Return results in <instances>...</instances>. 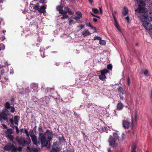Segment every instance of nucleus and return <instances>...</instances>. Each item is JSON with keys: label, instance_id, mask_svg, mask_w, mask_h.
<instances>
[{"label": "nucleus", "instance_id": "nucleus-1", "mask_svg": "<svg viewBox=\"0 0 152 152\" xmlns=\"http://www.w3.org/2000/svg\"><path fill=\"white\" fill-rule=\"evenodd\" d=\"M147 12L145 9L138 5V8L135 10V15L140 20L143 26L145 29L149 31V33L152 37V18L149 19L148 16H146Z\"/></svg>", "mask_w": 152, "mask_h": 152}, {"label": "nucleus", "instance_id": "nucleus-2", "mask_svg": "<svg viewBox=\"0 0 152 152\" xmlns=\"http://www.w3.org/2000/svg\"><path fill=\"white\" fill-rule=\"evenodd\" d=\"M52 138V134L49 130H47L44 134L42 133L39 134V138L42 146L48 145Z\"/></svg>", "mask_w": 152, "mask_h": 152}, {"label": "nucleus", "instance_id": "nucleus-3", "mask_svg": "<svg viewBox=\"0 0 152 152\" xmlns=\"http://www.w3.org/2000/svg\"><path fill=\"white\" fill-rule=\"evenodd\" d=\"M119 141V137L118 134L113 133V135H110L108 139L109 145L112 147H116Z\"/></svg>", "mask_w": 152, "mask_h": 152}, {"label": "nucleus", "instance_id": "nucleus-4", "mask_svg": "<svg viewBox=\"0 0 152 152\" xmlns=\"http://www.w3.org/2000/svg\"><path fill=\"white\" fill-rule=\"evenodd\" d=\"M101 75H99V78L102 80H104L106 78V77L105 75V74L108 72V71L106 69H104L102 70H101L100 71Z\"/></svg>", "mask_w": 152, "mask_h": 152}, {"label": "nucleus", "instance_id": "nucleus-5", "mask_svg": "<svg viewBox=\"0 0 152 152\" xmlns=\"http://www.w3.org/2000/svg\"><path fill=\"white\" fill-rule=\"evenodd\" d=\"M18 142L19 145H21L23 146H24L26 145H28L30 143H28V141L26 140L24 138H21L18 140Z\"/></svg>", "mask_w": 152, "mask_h": 152}, {"label": "nucleus", "instance_id": "nucleus-6", "mask_svg": "<svg viewBox=\"0 0 152 152\" xmlns=\"http://www.w3.org/2000/svg\"><path fill=\"white\" fill-rule=\"evenodd\" d=\"M4 149L6 151H10L11 152H15V147L13 145L10 144L6 145L4 147Z\"/></svg>", "mask_w": 152, "mask_h": 152}, {"label": "nucleus", "instance_id": "nucleus-7", "mask_svg": "<svg viewBox=\"0 0 152 152\" xmlns=\"http://www.w3.org/2000/svg\"><path fill=\"white\" fill-rule=\"evenodd\" d=\"M32 140L34 144L37 146L39 145V141L38 140L37 137L34 134H31L30 135Z\"/></svg>", "mask_w": 152, "mask_h": 152}, {"label": "nucleus", "instance_id": "nucleus-8", "mask_svg": "<svg viewBox=\"0 0 152 152\" xmlns=\"http://www.w3.org/2000/svg\"><path fill=\"white\" fill-rule=\"evenodd\" d=\"M19 119V117L18 116H15L14 118L13 121L12 119L9 120L11 124H13V121L15 124L16 125H18V122Z\"/></svg>", "mask_w": 152, "mask_h": 152}, {"label": "nucleus", "instance_id": "nucleus-9", "mask_svg": "<svg viewBox=\"0 0 152 152\" xmlns=\"http://www.w3.org/2000/svg\"><path fill=\"white\" fill-rule=\"evenodd\" d=\"M52 148L53 150L56 152H59L61 150V149L58 147V145L56 143L53 144Z\"/></svg>", "mask_w": 152, "mask_h": 152}, {"label": "nucleus", "instance_id": "nucleus-10", "mask_svg": "<svg viewBox=\"0 0 152 152\" xmlns=\"http://www.w3.org/2000/svg\"><path fill=\"white\" fill-rule=\"evenodd\" d=\"M130 123L129 122L126 121H123V127L125 129H128Z\"/></svg>", "mask_w": 152, "mask_h": 152}, {"label": "nucleus", "instance_id": "nucleus-11", "mask_svg": "<svg viewBox=\"0 0 152 152\" xmlns=\"http://www.w3.org/2000/svg\"><path fill=\"white\" fill-rule=\"evenodd\" d=\"M46 6V5L44 4L42 7H39V12H44L45 11Z\"/></svg>", "mask_w": 152, "mask_h": 152}, {"label": "nucleus", "instance_id": "nucleus-12", "mask_svg": "<svg viewBox=\"0 0 152 152\" xmlns=\"http://www.w3.org/2000/svg\"><path fill=\"white\" fill-rule=\"evenodd\" d=\"M7 116V115L4 112L1 113L0 115V121H2V119L6 120Z\"/></svg>", "mask_w": 152, "mask_h": 152}, {"label": "nucleus", "instance_id": "nucleus-13", "mask_svg": "<svg viewBox=\"0 0 152 152\" xmlns=\"http://www.w3.org/2000/svg\"><path fill=\"white\" fill-rule=\"evenodd\" d=\"M91 34L90 32L87 30H85L82 31V34L83 37H85Z\"/></svg>", "mask_w": 152, "mask_h": 152}, {"label": "nucleus", "instance_id": "nucleus-14", "mask_svg": "<svg viewBox=\"0 0 152 152\" xmlns=\"http://www.w3.org/2000/svg\"><path fill=\"white\" fill-rule=\"evenodd\" d=\"M113 16L114 18V21H115L114 25L118 29V31H121L119 27V26L118 24L117 23L116 21V19L115 18V17L114 15L113 14Z\"/></svg>", "mask_w": 152, "mask_h": 152}, {"label": "nucleus", "instance_id": "nucleus-15", "mask_svg": "<svg viewBox=\"0 0 152 152\" xmlns=\"http://www.w3.org/2000/svg\"><path fill=\"white\" fill-rule=\"evenodd\" d=\"M124 105L121 102L118 103L117 105V109L118 110H121L123 107Z\"/></svg>", "mask_w": 152, "mask_h": 152}, {"label": "nucleus", "instance_id": "nucleus-16", "mask_svg": "<svg viewBox=\"0 0 152 152\" xmlns=\"http://www.w3.org/2000/svg\"><path fill=\"white\" fill-rule=\"evenodd\" d=\"M128 9L126 7L124 8V10L122 12V15L123 16L126 15L128 13Z\"/></svg>", "mask_w": 152, "mask_h": 152}, {"label": "nucleus", "instance_id": "nucleus-17", "mask_svg": "<svg viewBox=\"0 0 152 152\" xmlns=\"http://www.w3.org/2000/svg\"><path fill=\"white\" fill-rule=\"evenodd\" d=\"M6 137L11 141H12L14 139L13 136L11 134L7 135Z\"/></svg>", "mask_w": 152, "mask_h": 152}, {"label": "nucleus", "instance_id": "nucleus-18", "mask_svg": "<svg viewBox=\"0 0 152 152\" xmlns=\"http://www.w3.org/2000/svg\"><path fill=\"white\" fill-rule=\"evenodd\" d=\"M37 85L35 83H32L31 85V87L34 90L36 89L37 88Z\"/></svg>", "mask_w": 152, "mask_h": 152}, {"label": "nucleus", "instance_id": "nucleus-19", "mask_svg": "<svg viewBox=\"0 0 152 152\" xmlns=\"http://www.w3.org/2000/svg\"><path fill=\"white\" fill-rule=\"evenodd\" d=\"M65 10L67 11V13L68 12L69 14L71 15L73 14L74 13V12L70 10L69 8L67 7H66L65 8Z\"/></svg>", "mask_w": 152, "mask_h": 152}, {"label": "nucleus", "instance_id": "nucleus-20", "mask_svg": "<svg viewBox=\"0 0 152 152\" xmlns=\"http://www.w3.org/2000/svg\"><path fill=\"white\" fill-rule=\"evenodd\" d=\"M31 6H32L31 7V8H33V9L35 10H37L39 11V7L37 5H34L33 4H31Z\"/></svg>", "mask_w": 152, "mask_h": 152}, {"label": "nucleus", "instance_id": "nucleus-21", "mask_svg": "<svg viewBox=\"0 0 152 152\" xmlns=\"http://www.w3.org/2000/svg\"><path fill=\"white\" fill-rule=\"evenodd\" d=\"M7 135L11 134L13 133L12 130L11 129H8L7 131Z\"/></svg>", "mask_w": 152, "mask_h": 152}, {"label": "nucleus", "instance_id": "nucleus-22", "mask_svg": "<svg viewBox=\"0 0 152 152\" xmlns=\"http://www.w3.org/2000/svg\"><path fill=\"white\" fill-rule=\"evenodd\" d=\"M26 135L27 137L26 140L28 141V143H30L31 142V140L29 137L28 133L26 134Z\"/></svg>", "mask_w": 152, "mask_h": 152}, {"label": "nucleus", "instance_id": "nucleus-23", "mask_svg": "<svg viewBox=\"0 0 152 152\" xmlns=\"http://www.w3.org/2000/svg\"><path fill=\"white\" fill-rule=\"evenodd\" d=\"M56 9L57 10L59 11V13L61 12L63 10L62 7L61 6H58L57 7Z\"/></svg>", "mask_w": 152, "mask_h": 152}, {"label": "nucleus", "instance_id": "nucleus-24", "mask_svg": "<svg viewBox=\"0 0 152 152\" xmlns=\"http://www.w3.org/2000/svg\"><path fill=\"white\" fill-rule=\"evenodd\" d=\"M118 91L120 93H122L123 94H124L123 89L122 87H119L118 88Z\"/></svg>", "mask_w": 152, "mask_h": 152}, {"label": "nucleus", "instance_id": "nucleus-25", "mask_svg": "<svg viewBox=\"0 0 152 152\" xmlns=\"http://www.w3.org/2000/svg\"><path fill=\"white\" fill-rule=\"evenodd\" d=\"M99 44L102 45H104L106 44V42L104 40L100 39L99 41Z\"/></svg>", "mask_w": 152, "mask_h": 152}, {"label": "nucleus", "instance_id": "nucleus-26", "mask_svg": "<svg viewBox=\"0 0 152 152\" xmlns=\"http://www.w3.org/2000/svg\"><path fill=\"white\" fill-rule=\"evenodd\" d=\"M136 147L135 144H133L132 147V149L131 152H136L135 149Z\"/></svg>", "mask_w": 152, "mask_h": 152}, {"label": "nucleus", "instance_id": "nucleus-27", "mask_svg": "<svg viewBox=\"0 0 152 152\" xmlns=\"http://www.w3.org/2000/svg\"><path fill=\"white\" fill-rule=\"evenodd\" d=\"M15 152H17V151H18L19 152H20L22 151V149L21 147H19L18 148H16L15 147Z\"/></svg>", "mask_w": 152, "mask_h": 152}, {"label": "nucleus", "instance_id": "nucleus-28", "mask_svg": "<svg viewBox=\"0 0 152 152\" xmlns=\"http://www.w3.org/2000/svg\"><path fill=\"white\" fill-rule=\"evenodd\" d=\"M5 48V46L3 43L0 44V50H3Z\"/></svg>", "mask_w": 152, "mask_h": 152}, {"label": "nucleus", "instance_id": "nucleus-29", "mask_svg": "<svg viewBox=\"0 0 152 152\" xmlns=\"http://www.w3.org/2000/svg\"><path fill=\"white\" fill-rule=\"evenodd\" d=\"M92 11L93 12L96 14H97L99 12L98 10L95 8H93L92 9Z\"/></svg>", "mask_w": 152, "mask_h": 152}, {"label": "nucleus", "instance_id": "nucleus-30", "mask_svg": "<svg viewBox=\"0 0 152 152\" xmlns=\"http://www.w3.org/2000/svg\"><path fill=\"white\" fill-rule=\"evenodd\" d=\"M68 17V15L66 14H63L61 18V19L67 18Z\"/></svg>", "mask_w": 152, "mask_h": 152}, {"label": "nucleus", "instance_id": "nucleus-31", "mask_svg": "<svg viewBox=\"0 0 152 152\" xmlns=\"http://www.w3.org/2000/svg\"><path fill=\"white\" fill-rule=\"evenodd\" d=\"M11 106H10V104L8 102H7L5 104V107L7 108H9Z\"/></svg>", "mask_w": 152, "mask_h": 152}, {"label": "nucleus", "instance_id": "nucleus-32", "mask_svg": "<svg viewBox=\"0 0 152 152\" xmlns=\"http://www.w3.org/2000/svg\"><path fill=\"white\" fill-rule=\"evenodd\" d=\"M9 108H10V111L11 112L13 113L15 111V108L14 107L11 106Z\"/></svg>", "mask_w": 152, "mask_h": 152}, {"label": "nucleus", "instance_id": "nucleus-33", "mask_svg": "<svg viewBox=\"0 0 152 152\" xmlns=\"http://www.w3.org/2000/svg\"><path fill=\"white\" fill-rule=\"evenodd\" d=\"M67 13V12L66 11H64L63 10L60 13L62 14H66Z\"/></svg>", "mask_w": 152, "mask_h": 152}, {"label": "nucleus", "instance_id": "nucleus-34", "mask_svg": "<svg viewBox=\"0 0 152 152\" xmlns=\"http://www.w3.org/2000/svg\"><path fill=\"white\" fill-rule=\"evenodd\" d=\"M81 17L80 16H75L74 18L77 20H78Z\"/></svg>", "mask_w": 152, "mask_h": 152}, {"label": "nucleus", "instance_id": "nucleus-35", "mask_svg": "<svg viewBox=\"0 0 152 152\" xmlns=\"http://www.w3.org/2000/svg\"><path fill=\"white\" fill-rule=\"evenodd\" d=\"M77 15H79V16L82 17V14L80 12V11H77L76 12Z\"/></svg>", "mask_w": 152, "mask_h": 152}, {"label": "nucleus", "instance_id": "nucleus-36", "mask_svg": "<svg viewBox=\"0 0 152 152\" xmlns=\"http://www.w3.org/2000/svg\"><path fill=\"white\" fill-rule=\"evenodd\" d=\"M107 68L108 69L110 70L112 68V66L111 64H109L107 65Z\"/></svg>", "mask_w": 152, "mask_h": 152}, {"label": "nucleus", "instance_id": "nucleus-37", "mask_svg": "<svg viewBox=\"0 0 152 152\" xmlns=\"http://www.w3.org/2000/svg\"><path fill=\"white\" fill-rule=\"evenodd\" d=\"M144 74L145 75H146L148 73V71L147 70H145L143 72Z\"/></svg>", "mask_w": 152, "mask_h": 152}, {"label": "nucleus", "instance_id": "nucleus-38", "mask_svg": "<svg viewBox=\"0 0 152 152\" xmlns=\"http://www.w3.org/2000/svg\"><path fill=\"white\" fill-rule=\"evenodd\" d=\"M101 38L99 37H94V39H98L99 40L101 39Z\"/></svg>", "mask_w": 152, "mask_h": 152}, {"label": "nucleus", "instance_id": "nucleus-39", "mask_svg": "<svg viewBox=\"0 0 152 152\" xmlns=\"http://www.w3.org/2000/svg\"><path fill=\"white\" fill-rule=\"evenodd\" d=\"M15 128L17 133H18L19 132V130L17 126H15Z\"/></svg>", "mask_w": 152, "mask_h": 152}, {"label": "nucleus", "instance_id": "nucleus-40", "mask_svg": "<svg viewBox=\"0 0 152 152\" xmlns=\"http://www.w3.org/2000/svg\"><path fill=\"white\" fill-rule=\"evenodd\" d=\"M78 27H80V29H82L84 28V26L83 25H81L77 26Z\"/></svg>", "mask_w": 152, "mask_h": 152}, {"label": "nucleus", "instance_id": "nucleus-41", "mask_svg": "<svg viewBox=\"0 0 152 152\" xmlns=\"http://www.w3.org/2000/svg\"><path fill=\"white\" fill-rule=\"evenodd\" d=\"M132 124H134V121H136L135 119H134V120H133V119L132 118Z\"/></svg>", "mask_w": 152, "mask_h": 152}, {"label": "nucleus", "instance_id": "nucleus-42", "mask_svg": "<svg viewBox=\"0 0 152 152\" xmlns=\"http://www.w3.org/2000/svg\"><path fill=\"white\" fill-rule=\"evenodd\" d=\"M73 20H72V19H70L69 21V24H72V23H73Z\"/></svg>", "mask_w": 152, "mask_h": 152}, {"label": "nucleus", "instance_id": "nucleus-43", "mask_svg": "<svg viewBox=\"0 0 152 152\" xmlns=\"http://www.w3.org/2000/svg\"><path fill=\"white\" fill-rule=\"evenodd\" d=\"M87 26L88 27H91V28H93V27L90 24V23H89L88 24Z\"/></svg>", "mask_w": 152, "mask_h": 152}, {"label": "nucleus", "instance_id": "nucleus-44", "mask_svg": "<svg viewBox=\"0 0 152 152\" xmlns=\"http://www.w3.org/2000/svg\"><path fill=\"white\" fill-rule=\"evenodd\" d=\"M99 9L100 10V14H101L102 13V11L101 8L99 7Z\"/></svg>", "mask_w": 152, "mask_h": 152}, {"label": "nucleus", "instance_id": "nucleus-45", "mask_svg": "<svg viewBox=\"0 0 152 152\" xmlns=\"http://www.w3.org/2000/svg\"><path fill=\"white\" fill-rule=\"evenodd\" d=\"M33 151L34 152H38V150L36 148H34L33 149Z\"/></svg>", "mask_w": 152, "mask_h": 152}, {"label": "nucleus", "instance_id": "nucleus-46", "mask_svg": "<svg viewBox=\"0 0 152 152\" xmlns=\"http://www.w3.org/2000/svg\"><path fill=\"white\" fill-rule=\"evenodd\" d=\"M91 103L88 104H87V106L88 107H90V106H91Z\"/></svg>", "mask_w": 152, "mask_h": 152}, {"label": "nucleus", "instance_id": "nucleus-47", "mask_svg": "<svg viewBox=\"0 0 152 152\" xmlns=\"http://www.w3.org/2000/svg\"><path fill=\"white\" fill-rule=\"evenodd\" d=\"M88 1L91 4H92L93 2V0H88Z\"/></svg>", "mask_w": 152, "mask_h": 152}, {"label": "nucleus", "instance_id": "nucleus-48", "mask_svg": "<svg viewBox=\"0 0 152 152\" xmlns=\"http://www.w3.org/2000/svg\"><path fill=\"white\" fill-rule=\"evenodd\" d=\"M151 98L152 99V89L150 90Z\"/></svg>", "mask_w": 152, "mask_h": 152}, {"label": "nucleus", "instance_id": "nucleus-49", "mask_svg": "<svg viewBox=\"0 0 152 152\" xmlns=\"http://www.w3.org/2000/svg\"><path fill=\"white\" fill-rule=\"evenodd\" d=\"M2 125L3 126V127H4V129H7V126L4 124H2Z\"/></svg>", "mask_w": 152, "mask_h": 152}, {"label": "nucleus", "instance_id": "nucleus-50", "mask_svg": "<svg viewBox=\"0 0 152 152\" xmlns=\"http://www.w3.org/2000/svg\"><path fill=\"white\" fill-rule=\"evenodd\" d=\"M127 81H128V85H129L130 84V82L129 79V77L128 78Z\"/></svg>", "mask_w": 152, "mask_h": 152}, {"label": "nucleus", "instance_id": "nucleus-51", "mask_svg": "<svg viewBox=\"0 0 152 152\" xmlns=\"http://www.w3.org/2000/svg\"><path fill=\"white\" fill-rule=\"evenodd\" d=\"M93 21H94V22H96L97 20V19L96 18H93Z\"/></svg>", "mask_w": 152, "mask_h": 152}, {"label": "nucleus", "instance_id": "nucleus-52", "mask_svg": "<svg viewBox=\"0 0 152 152\" xmlns=\"http://www.w3.org/2000/svg\"><path fill=\"white\" fill-rule=\"evenodd\" d=\"M126 19L128 21V22H129V17H127L126 18Z\"/></svg>", "mask_w": 152, "mask_h": 152}, {"label": "nucleus", "instance_id": "nucleus-53", "mask_svg": "<svg viewBox=\"0 0 152 152\" xmlns=\"http://www.w3.org/2000/svg\"><path fill=\"white\" fill-rule=\"evenodd\" d=\"M40 2L42 3H45L44 0H40Z\"/></svg>", "mask_w": 152, "mask_h": 152}, {"label": "nucleus", "instance_id": "nucleus-54", "mask_svg": "<svg viewBox=\"0 0 152 152\" xmlns=\"http://www.w3.org/2000/svg\"><path fill=\"white\" fill-rule=\"evenodd\" d=\"M24 132L25 133H26V134H27L28 133V131L26 129L25 130V131H24Z\"/></svg>", "mask_w": 152, "mask_h": 152}, {"label": "nucleus", "instance_id": "nucleus-55", "mask_svg": "<svg viewBox=\"0 0 152 152\" xmlns=\"http://www.w3.org/2000/svg\"><path fill=\"white\" fill-rule=\"evenodd\" d=\"M92 28L94 30V32H97L96 30V28L93 27V28Z\"/></svg>", "mask_w": 152, "mask_h": 152}, {"label": "nucleus", "instance_id": "nucleus-56", "mask_svg": "<svg viewBox=\"0 0 152 152\" xmlns=\"http://www.w3.org/2000/svg\"><path fill=\"white\" fill-rule=\"evenodd\" d=\"M107 150H108V152H111V151L110 150V148H108V149H107Z\"/></svg>", "mask_w": 152, "mask_h": 152}, {"label": "nucleus", "instance_id": "nucleus-57", "mask_svg": "<svg viewBox=\"0 0 152 152\" xmlns=\"http://www.w3.org/2000/svg\"><path fill=\"white\" fill-rule=\"evenodd\" d=\"M125 135L124 134V133H123L122 134V139H124V136Z\"/></svg>", "mask_w": 152, "mask_h": 152}, {"label": "nucleus", "instance_id": "nucleus-58", "mask_svg": "<svg viewBox=\"0 0 152 152\" xmlns=\"http://www.w3.org/2000/svg\"><path fill=\"white\" fill-rule=\"evenodd\" d=\"M68 152H74L72 150H69L68 151Z\"/></svg>", "mask_w": 152, "mask_h": 152}, {"label": "nucleus", "instance_id": "nucleus-59", "mask_svg": "<svg viewBox=\"0 0 152 152\" xmlns=\"http://www.w3.org/2000/svg\"><path fill=\"white\" fill-rule=\"evenodd\" d=\"M91 14L93 16H95V15H94L91 12Z\"/></svg>", "mask_w": 152, "mask_h": 152}, {"label": "nucleus", "instance_id": "nucleus-60", "mask_svg": "<svg viewBox=\"0 0 152 152\" xmlns=\"http://www.w3.org/2000/svg\"><path fill=\"white\" fill-rule=\"evenodd\" d=\"M95 17H96L99 18H100V17L99 16H95Z\"/></svg>", "mask_w": 152, "mask_h": 152}, {"label": "nucleus", "instance_id": "nucleus-61", "mask_svg": "<svg viewBox=\"0 0 152 152\" xmlns=\"http://www.w3.org/2000/svg\"><path fill=\"white\" fill-rule=\"evenodd\" d=\"M6 31L5 30H4L3 31V33H5V32H6Z\"/></svg>", "mask_w": 152, "mask_h": 152}, {"label": "nucleus", "instance_id": "nucleus-62", "mask_svg": "<svg viewBox=\"0 0 152 152\" xmlns=\"http://www.w3.org/2000/svg\"><path fill=\"white\" fill-rule=\"evenodd\" d=\"M120 98H121V99H122H122H123V97H122V96H121V97H120Z\"/></svg>", "mask_w": 152, "mask_h": 152}, {"label": "nucleus", "instance_id": "nucleus-63", "mask_svg": "<svg viewBox=\"0 0 152 152\" xmlns=\"http://www.w3.org/2000/svg\"><path fill=\"white\" fill-rule=\"evenodd\" d=\"M137 45V44H136V45Z\"/></svg>", "mask_w": 152, "mask_h": 152}, {"label": "nucleus", "instance_id": "nucleus-64", "mask_svg": "<svg viewBox=\"0 0 152 152\" xmlns=\"http://www.w3.org/2000/svg\"><path fill=\"white\" fill-rule=\"evenodd\" d=\"M150 14H151V12H150Z\"/></svg>", "mask_w": 152, "mask_h": 152}]
</instances>
